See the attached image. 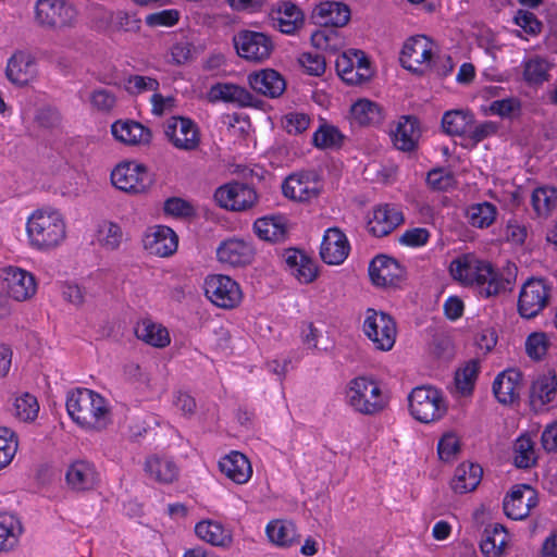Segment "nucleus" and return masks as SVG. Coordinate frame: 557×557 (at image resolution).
<instances>
[{"label":"nucleus","mask_w":557,"mask_h":557,"mask_svg":"<svg viewBox=\"0 0 557 557\" xmlns=\"http://www.w3.org/2000/svg\"><path fill=\"white\" fill-rule=\"evenodd\" d=\"M449 271L451 276L462 284L476 285L480 294L485 297L495 296L510 285V282L504 280L490 262L470 256L451 261Z\"/></svg>","instance_id":"obj_1"},{"label":"nucleus","mask_w":557,"mask_h":557,"mask_svg":"<svg viewBox=\"0 0 557 557\" xmlns=\"http://www.w3.org/2000/svg\"><path fill=\"white\" fill-rule=\"evenodd\" d=\"M66 410L73 421L85 429L101 431L110 422L104 398L87 388H77L69 394Z\"/></svg>","instance_id":"obj_2"},{"label":"nucleus","mask_w":557,"mask_h":557,"mask_svg":"<svg viewBox=\"0 0 557 557\" xmlns=\"http://www.w3.org/2000/svg\"><path fill=\"white\" fill-rule=\"evenodd\" d=\"M29 245L37 250H51L66 238V223L62 213L54 209L36 210L27 220Z\"/></svg>","instance_id":"obj_3"},{"label":"nucleus","mask_w":557,"mask_h":557,"mask_svg":"<svg viewBox=\"0 0 557 557\" xmlns=\"http://www.w3.org/2000/svg\"><path fill=\"white\" fill-rule=\"evenodd\" d=\"M408 399L411 416L422 423L440 420L447 411L442 393L431 386L413 388Z\"/></svg>","instance_id":"obj_4"},{"label":"nucleus","mask_w":557,"mask_h":557,"mask_svg":"<svg viewBox=\"0 0 557 557\" xmlns=\"http://www.w3.org/2000/svg\"><path fill=\"white\" fill-rule=\"evenodd\" d=\"M347 398L349 405L362 414H375L386 406L379 385L366 377H357L350 382Z\"/></svg>","instance_id":"obj_5"},{"label":"nucleus","mask_w":557,"mask_h":557,"mask_svg":"<svg viewBox=\"0 0 557 557\" xmlns=\"http://www.w3.org/2000/svg\"><path fill=\"white\" fill-rule=\"evenodd\" d=\"M433 61L434 44L426 36L417 35L405 42L400 55L405 69L423 75L432 69Z\"/></svg>","instance_id":"obj_6"},{"label":"nucleus","mask_w":557,"mask_h":557,"mask_svg":"<svg viewBox=\"0 0 557 557\" xmlns=\"http://www.w3.org/2000/svg\"><path fill=\"white\" fill-rule=\"evenodd\" d=\"M363 332L375 348L382 351H388L393 348L397 334L396 323L393 318L385 312H379L374 309L367 310Z\"/></svg>","instance_id":"obj_7"},{"label":"nucleus","mask_w":557,"mask_h":557,"mask_svg":"<svg viewBox=\"0 0 557 557\" xmlns=\"http://www.w3.org/2000/svg\"><path fill=\"white\" fill-rule=\"evenodd\" d=\"M111 182L117 189L129 194L146 193L151 186L147 168L136 162H122L111 172Z\"/></svg>","instance_id":"obj_8"},{"label":"nucleus","mask_w":557,"mask_h":557,"mask_svg":"<svg viewBox=\"0 0 557 557\" xmlns=\"http://www.w3.org/2000/svg\"><path fill=\"white\" fill-rule=\"evenodd\" d=\"M36 21L48 28L71 27L76 22V9L64 0H38L35 7Z\"/></svg>","instance_id":"obj_9"},{"label":"nucleus","mask_w":557,"mask_h":557,"mask_svg":"<svg viewBox=\"0 0 557 557\" xmlns=\"http://www.w3.org/2000/svg\"><path fill=\"white\" fill-rule=\"evenodd\" d=\"M237 54L251 62H262L270 58L274 44L264 33L240 30L233 37Z\"/></svg>","instance_id":"obj_10"},{"label":"nucleus","mask_w":557,"mask_h":557,"mask_svg":"<svg viewBox=\"0 0 557 557\" xmlns=\"http://www.w3.org/2000/svg\"><path fill=\"white\" fill-rule=\"evenodd\" d=\"M335 66L341 78L348 85H361L373 75L370 61L361 50L345 51L337 57Z\"/></svg>","instance_id":"obj_11"},{"label":"nucleus","mask_w":557,"mask_h":557,"mask_svg":"<svg viewBox=\"0 0 557 557\" xmlns=\"http://www.w3.org/2000/svg\"><path fill=\"white\" fill-rule=\"evenodd\" d=\"M205 293L212 304L224 309L237 307L243 299V293L237 282L222 274L209 275L206 278Z\"/></svg>","instance_id":"obj_12"},{"label":"nucleus","mask_w":557,"mask_h":557,"mask_svg":"<svg viewBox=\"0 0 557 557\" xmlns=\"http://www.w3.org/2000/svg\"><path fill=\"white\" fill-rule=\"evenodd\" d=\"M214 200L221 208L246 211L257 205L258 194L253 187L247 184L231 182L215 190Z\"/></svg>","instance_id":"obj_13"},{"label":"nucleus","mask_w":557,"mask_h":557,"mask_svg":"<svg viewBox=\"0 0 557 557\" xmlns=\"http://www.w3.org/2000/svg\"><path fill=\"white\" fill-rule=\"evenodd\" d=\"M168 140L177 149L194 151L199 147L200 133L197 124L184 116H172L164 124Z\"/></svg>","instance_id":"obj_14"},{"label":"nucleus","mask_w":557,"mask_h":557,"mask_svg":"<svg viewBox=\"0 0 557 557\" xmlns=\"http://www.w3.org/2000/svg\"><path fill=\"white\" fill-rule=\"evenodd\" d=\"M549 288L541 278H530L521 287L518 311L522 318L536 317L548 304Z\"/></svg>","instance_id":"obj_15"},{"label":"nucleus","mask_w":557,"mask_h":557,"mask_svg":"<svg viewBox=\"0 0 557 557\" xmlns=\"http://www.w3.org/2000/svg\"><path fill=\"white\" fill-rule=\"evenodd\" d=\"M321 183L313 172L294 173L285 178L282 190L293 201L307 202L320 195Z\"/></svg>","instance_id":"obj_16"},{"label":"nucleus","mask_w":557,"mask_h":557,"mask_svg":"<svg viewBox=\"0 0 557 557\" xmlns=\"http://www.w3.org/2000/svg\"><path fill=\"white\" fill-rule=\"evenodd\" d=\"M537 493L533 487L528 484H518L505 497L504 512L512 520H523L537 506Z\"/></svg>","instance_id":"obj_17"},{"label":"nucleus","mask_w":557,"mask_h":557,"mask_svg":"<svg viewBox=\"0 0 557 557\" xmlns=\"http://www.w3.org/2000/svg\"><path fill=\"white\" fill-rule=\"evenodd\" d=\"M8 295L16 301L32 298L37 289L33 274L20 268L9 267L3 270Z\"/></svg>","instance_id":"obj_18"},{"label":"nucleus","mask_w":557,"mask_h":557,"mask_svg":"<svg viewBox=\"0 0 557 557\" xmlns=\"http://www.w3.org/2000/svg\"><path fill=\"white\" fill-rule=\"evenodd\" d=\"M369 275L374 285L387 287L396 285L404 277L405 270L397 260L377 256L369 265Z\"/></svg>","instance_id":"obj_19"},{"label":"nucleus","mask_w":557,"mask_h":557,"mask_svg":"<svg viewBox=\"0 0 557 557\" xmlns=\"http://www.w3.org/2000/svg\"><path fill=\"white\" fill-rule=\"evenodd\" d=\"M143 243L151 255L164 258L176 251L178 238L172 228L158 225L146 233Z\"/></svg>","instance_id":"obj_20"},{"label":"nucleus","mask_w":557,"mask_h":557,"mask_svg":"<svg viewBox=\"0 0 557 557\" xmlns=\"http://www.w3.org/2000/svg\"><path fill=\"white\" fill-rule=\"evenodd\" d=\"M220 262L232 267H245L255 256V250L248 242L240 238H230L223 242L216 249Z\"/></svg>","instance_id":"obj_21"},{"label":"nucleus","mask_w":557,"mask_h":557,"mask_svg":"<svg viewBox=\"0 0 557 557\" xmlns=\"http://www.w3.org/2000/svg\"><path fill=\"white\" fill-rule=\"evenodd\" d=\"M348 253L349 244L345 234L339 228H329L321 244L322 260L327 264L337 265L345 261Z\"/></svg>","instance_id":"obj_22"},{"label":"nucleus","mask_w":557,"mask_h":557,"mask_svg":"<svg viewBox=\"0 0 557 557\" xmlns=\"http://www.w3.org/2000/svg\"><path fill=\"white\" fill-rule=\"evenodd\" d=\"M270 17L273 27L287 35L295 34L304 25L301 10L289 1H283L274 7Z\"/></svg>","instance_id":"obj_23"},{"label":"nucleus","mask_w":557,"mask_h":557,"mask_svg":"<svg viewBox=\"0 0 557 557\" xmlns=\"http://www.w3.org/2000/svg\"><path fill=\"white\" fill-rule=\"evenodd\" d=\"M522 388V374L515 369L499 373L493 383V392L500 404L509 405L515 403Z\"/></svg>","instance_id":"obj_24"},{"label":"nucleus","mask_w":557,"mask_h":557,"mask_svg":"<svg viewBox=\"0 0 557 557\" xmlns=\"http://www.w3.org/2000/svg\"><path fill=\"white\" fill-rule=\"evenodd\" d=\"M114 138L125 145H148L151 141V131L133 120H119L111 126Z\"/></svg>","instance_id":"obj_25"},{"label":"nucleus","mask_w":557,"mask_h":557,"mask_svg":"<svg viewBox=\"0 0 557 557\" xmlns=\"http://www.w3.org/2000/svg\"><path fill=\"white\" fill-rule=\"evenodd\" d=\"M36 73L35 58L29 52L17 51L9 60L7 77L15 85H27Z\"/></svg>","instance_id":"obj_26"},{"label":"nucleus","mask_w":557,"mask_h":557,"mask_svg":"<svg viewBox=\"0 0 557 557\" xmlns=\"http://www.w3.org/2000/svg\"><path fill=\"white\" fill-rule=\"evenodd\" d=\"M250 87L264 96L276 98L286 89L283 76L275 70L268 69L250 74L248 77Z\"/></svg>","instance_id":"obj_27"},{"label":"nucleus","mask_w":557,"mask_h":557,"mask_svg":"<svg viewBox=\"0 0 557 557\" xmlns=\"http://www.w3.org/2000/svg\"><path fill=\"white\" fill-rule=\"evenodd\" d=\"M403 222V214L396 208L388 205L374 209L372 218L368 222L369 232L376 237L388 235Z\"/></svg>","instance_id":"obj_28"},{"label":"nucleus","mask_w":557,"mask_h":557,"mask_svg":"<svg viewBox=\"0 0 557 557\" xmlns=\"http://www.w3.org/2000/svg\"><path fill=\"white\" fill-rule=\"evenodd\" d=\"M283 257L292 275L300 283L309 284L317 278L318 268L315 263L304 252L296 249H289Z\"/></svg>","instance_id":"obj_29"},{"label":"nucleus","mask_w":557,"mask_h":557,"mask_svg":"<svg viewBox=\"0 0 557 557\" xmlns=\"http://www.w3.org/2000/svg\"><path fill=\"white\" fill-rule=\"evenodd\" d=\"M283 257L292 275L300 283L309 284L317 278L318 268L315 263L304 252L296 249H289Z\"/></svg>","instance_id":"obj_30"},{"label":"nucleus","mask_w":557,"mask_h":557,"mask_svg":"<svg viewBox=\"0 0 557 557\" xmlns=\"http://www.w3.org/2000/svg\"><path fill=\"white\" fill-rule=\"evenodd\" d=\"M283 257L292 275L300 283L309 284L317 278L318 268L315 263L304 252L296 249H289Z\"/></svg>","instance_id":"obj_31"},{"label":"nucleus","mask_w":557,"mask_h":557,"mask_svg":"<svg viewBox=\"0 0 557 557\" xmlns=\"http://www.w3.org/2000/svg\"><path fill=\"white\" fill-rule=\"evenodd\" d=\"M219 468L222 473L237 484L246 483L252 474L248 458L239 451H232L223 457L219 462Z\"/></svg>","instance_id":"obj_32"},{"label":"nucleus","mask_w":557,"mask_h":557,"mask_svg":"<svg viewBox=\"0 0 557 557\" xmlns=\"http://www.w3.org/2000/svg\"><path fill=\"white\" fill-rule=\"evenodd\" d=\"M557 392V377L555 373L537 377L530 389V404L535 411H541L554 400Z\"/></svg>","instance_id":"obj_33"},{"label":"nucleus","mask_w":557,"mask_h":557,"mask_svg":"<svg viewBox=\"0 0 557 557\" xmlns=\"http://www.w3.org/2000/svg\"><path fill=\"white\" fill-rule=\"evenodd\" d=\"M97 480L95 467L84 460L73 462L66 471V482L75 491L91 490Z\"/></svg>","instance_id":"obj_34"},{"label":"nucleus","mask_w":557,"mask_h":557,"mask_svg":"<svg viewBox=\"0 0 557 557\" xmlns=\"http://www.w3.org/2000/svg\"><path fill=\"white\" fill-rule=\"evenodd\" d=\"M314 17L324 26L343 27L350 20L349 8L341 2L326 1L314 9Z\"/></svg>","instance_id":"obj_35"},{"label":"nucleus","mask_w":557,"mask_h":557,"mask_svg":"<svg viewBox=\"0 0 557 557\" xmlns=\"http://www.w3.org/2000/svg\"><path fill=\"white\" fill-rule=\"evenodd\" d=\"M483 470L480 465L463 462L459 465L451 480V488L459 494L474 491L481 482Z\"/></svg>","instance_id":"obj_36"},{"label":"nucleus","mask_w":557,"mask_h":557,"mask_svg":"<svg viewBox=\"0 0 557 557\" xmlns=\"http://www.w3.org/2000/svg\"><path fill=\"white\" fill-rule=\"evenodd\" d=\"M210 101L233 102L242 107L252 106L253 96L244 87L234 84H215L208 94Z\"/></svg>","instance_id":"obj_37"},{"label":"nucleus","mask_w":557,"mask_h":557,"mask_svg":"<svg viewBox=\"0 0 557 557\" xmlns=\"http://www.w3.org/2000/svg\"><path fill=\"white\" fill-rule=\"evenodd\" d=\"M508 542V534L502 524L495 523L484 529L481 552L486 557H500Z\"/></svg>","instance_id":"obj_38"},{"label":"nucleus","mask_w":557,"mask_h":557,"mask_svg":"<svg viewBox=\"0 0 557 557\" xmlns=\"http://www.w3.org/2000/svg\"><path fill=\"white\" fill-rule=\"evenodd\" d=\"M394 146L401 151H411L419 137L418 121L413 116H401L392 133Z\"/></svg>","instance_id":"obj_39"},{"label":"nucleus","mask_w":557,"mask_h":557,"mask_svg":"<svg viewBox=\"0 0 557 557\" xmlns=\"http://www.w3.org/2000/svg\"><path fill=\"white\" fill-rule=\"evenodd\" d=\"M98 28L135 33L140 28V20L126 11H103L100 13Z\"/></svg>","instance_id":"obj_40"},{"label":"nucleus","mask_w":557,"mask_h":557,"mask_svg":"<svg viewBox=\"0 0 557 557\" xmlns=\"http://www.w3.org/2000/svg\"><path fill=\"white\" fill-rule=\"evenodd\" d=\"M135 334L138 339L157 348H164L171 342L168 330L149 319H145L137 324Z\"/></svg>","instance_id":"obj_41"},{"label":"nucleus","mask_w":557,"mask_h":557,"mask_svg":"<svg viewBox=\"0 0 557 557\" xmlns=\"http://www.w3.org/2000/svg\"><path fill=\"white\" fill-rule=\"evenodd\" d=\"M253 230L259 238L269 242H283L287 235L286 222L283 216L258 219Z\"/></svg>","instance_id":"obj_42"},{"label":"nucleus","mask_w":557,"mask_h":557,"mask_svg":"<svg viewBox=\"0 0 557 557\" xmlns=\"http://www.w3.org/2000/svg\"><path fill=\"white\" fill-rule=\"evenodd\" d=\"M195 532L200 540L214 546H228L233 541L231 531L216 521H201L196 524Z\"/></svg>","instance_id":"obj_43"},{"label":"nucleus","mask_w":557,"mask_h":557,"mask_svg":"<svg viewBox=\"0 0 557 557\" xmlns=\"http://www.w3.org/2000/svg\"><path fill=\"white\" fill-rule=\"evenodd\" d=\"M146 472L159 483H172L177 479L178 469L176 465L168 458L159 456L149 457L145 463Z\"/></svg>","instance_id":"obj_44"},{"label":"nucleus","mask_w":557,"mask_h":557,"mask_svg":"<svg viewBox=\"0 0 557 557\" xmlns=\"http://www.w3.org/2000/svg\"><path fill=\"white\" fill-rule=\"evenodd\" d=\"M269 540L277 546H290L299 541L296 525L293 521L277 519L267 525Z\"/></svg>","instance_id":"obj_45"},{"label":"nucleus","mask_w":557,"mask_h":557,"mask_svg":"<svg viewBox=\"0 0 557 557\" xmlns=\"http://www.w3.org/2000/svg\"><path fill=\"white\" fill-rule=\"evenodd\" d=\"M351 120L360 126L376 125L383 121L382 108L367 99L354 103L350 109Z\"/></svg>","instance_id":"obj_46"},{"label":"nucleus","mask_w":557,"mask_h":557,"mask_svg":"<svg viewBox=\"0 0 557 557\" xmlns=\"http://www.w3.org/2000/svg\"><path fill=\"white\" fill-rule=\"evenodd\" d=\"M466 216L473 227L487 228L496 220L497 208L487 201L472 203L466 209Z\"/></svg>","instance_id":"obj_47"},{"label":"nucleus","mask_w":557,"mask_h":557,"mask_svg":"<svg viewBox=\"0 0 557 557\" xmlns=\"http://www.w3.org/2000/svg\"><path fill=\"white\" fill-rule=\"evenodd\" d=\"M531 203L537 216L548 218L557 208V189L550 186L535 188Z\"/></svg>","instance_id":"obj_48"},{"label":"nucleus","mask_w":557,"mask_h":557,"mask_svg":"<svg viewBox=\"0 0 557 557\" xmlns=\"http://www.w3.org/2000/svg\"><path fill=\"white\" fill-rule=\"evenodd\" d=\"M472 114L461 111L453 110L443 115L442 127L443 131L449 136H462L471 131Z\"/></svg>","instance_id":"obj_49"},{"label":"nucleus","mask_w":557,"mask_h":557,"mask_svg":"<svg viewBox=\"0 0 557 557\" xmlns=\"http://www.w3.org/2000/svg\"><path fill=\"white\" fill-rule=\"evenodd\" d=\"M21 533V522L14 516L0 513V552L13 548Z\"/></svg>","instance_id":"obj_50"},{"label":"nucleus","mask_w":557,"mask_h":557,"mask_svg":"<svg viewBox=\"0 0 557 557\" xmlns=\"http://www.w3.org/2000/svg\"><path fill=\"white\" fill-rule=\"evenodd\" d=\"M97 243L106 250H116L124 238L121 226L111 221H103L97 228Z\"/></svg>","instance_id":"obj_51"},{"label":"nucleus","mask_w":557,"mask_h":557,"mask_svg":"<svg viewBox=\"0 0 557 557\" xmlns=\"http://www.w3.org/2000/svg\"><path fill=\"white\" fill-rule=\"evenodd\" d=\"M479 371V361L474 359L468 361L465 367L456 371L455 385L462 396L472 394Z\"/></svg>","instance_id":"obj_52"},{"label":"nucleus","mask_w":557,"mask_h":557,"mask_svg":"<svg viewBox=\"0 0 557 557\" xmlns=\"http://www.w3.org/2000/svg\"><path fill=\"white\" fill-rule=\"evenodd\" d=\"M515 457L513 462L516 467L527 469L535 465L536 454L534 443L527 435H521L517 438L513 446Z\"/></svg>","instance_id":"obj_53"},{"label":"nucleus","mask_w":557,"mask_h":557,"mask_svg":"<svg viewBox=\"0 0 557 557\" xmlns=\"http://www.w3.org/2000/svg\"><path fill=\"white\" fill-rule=\"evenodd\" d=\"M549 64L542 58L530 59L524 63L523 77L529 84H542L548 79Z\"/></svg>","instance_id":"obj_54"},{"label":"nucleus","mask_w":557,"mask_h":557,"mask_svg":"<svg viewBox=\"0 0 557 557\" xmlns=\"http://www.w3.org/2000/svg\"><path fill=\"white\" fill-rule=\"evenodd\" d=\"M17 450V438L8 428H0V470L5 468Z\"/></svg>","instance_id":"obj_55"},{"label":"nucleus","mask_w":557,"mask_h":557,"mask_svg":"<svg viewBox=\"0 0 557 557\" xmlns=\"http://www.w3.org/2000/svg\"><path fill=\"white\" fill-rule=\"evenodd\" d=\"M343 135L331 125H322L313 135V143L319 148H333L342 144Z\"/></svg>","instance_id":"obj_56"},{"label":"nucleus","mask_w":557,"mask_h":557,"mask_svg":"<svg viewBox=\"0 0 557 557\" xmlns=\"http://www.w3.org/2000/svg\"><path fill=\"white\" fill-rule=\"evenodd\" d=\"M312 45L325 51H336L341 45V40L336 30L333 28L318 29L311 35Z\"/></svg>","instance_id":"obj_57"},{"label":"nucleus","mask_w":557,"mask_h":557,"mask_svg":"<svg viewBox=\"0 0 557 557\" xmlns=\"http://www.w3.org/2000/svg\"><path fill=\"white\" fill-rule=\"evenodd\" d=\"M89 100L95 110L104 113L111 112L116 104V96L113 91L106 88L92 90Z\"/></svg>","instance_id":"obj_58"},{"label":"nucleus","mask_w":557,"mask_h":557,"mask_svg":"<svg viewBox=\"0 0 557 557\" xmlns=\"http://www.w3.org/2000/svg\"><path fill=\"white\" fill-rule=\"evenodd\" d=\"M159 82L156 78L143 75H131L126 79L125 88L131 95H139L145 91H157Z\"/></svg>","instance_id":"obj_59"},{"label":"nucleus","mask_w":557,"mask_h":557,"mask_svg":"<svg viewBox=\"0 0 557 557\" xmlns=\"http://www.w3.org/2000/svg\"><path fill=\"white\" fill-rule=\"evenodd\" d=\"M39 406L36 397L25 394L15 400L16 416L23 421L34 420L37 417Z\"/></svg>","instance_id":"obj_60"},{"label":"nucleus","mask_w":557,"mask_h":557,"mask_svg":"<svg viewBox=\"0 0 557 557\" xmlns=\"http://www.w3.org/2000/svg\"><path fill=\"white\" fill-rule=\"evenodd\" d=\"M548 341L544 333H532L525 341V350L533 360H541L547 352Z\"/></svg>","instance_id":"obj_61"},{"label":"nucleus","mask_w":557,"mask_h":557,"mask_svg":"<svg viewBox=\"0 0 557 557\" xmlns=\"http://www.w3.org/2000/svg\"><path fill=\"white\" fill-rule=\"evenodd\" d=\"M515 23L527 34L536 36L542 32L543 24L536 15L527 10H518L513 18Z\"/></svg>","instance_id":"obj_62"},{"label":"nucleus","mask_w":557,"mask_h":557,"mask_svg":"<svg viewBox=\"0 0 557 557\" xmlns=\"http://www.w3.org/2000/svg\"><path fill=\"white\" fill-rule=\"evenodd\" d=\"M428 185L434 190H448L455 185L454 175L443 169H434L428 173Z\"/></svg>","instance_id":"obj_63"},{"label":"nucleus","mask_w":557,"mask_h":557,"mask_svg":"<svg viewBox=\"0 0 557 557\" xmlns=\"http://www.w3.org/2000/svg\"><path fill=\"white\" fill-rule=\"evenodd\" d=\"M459 450L460 443L455 434L447 433L442 436L437 445V453L443 461H451Z\"/></svg>","instance_id":"obj_64"}]
</instances>
